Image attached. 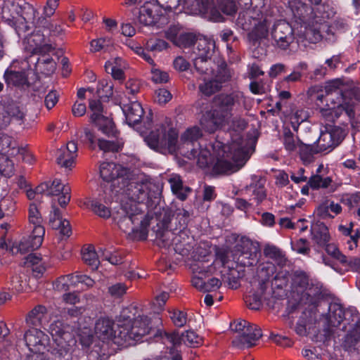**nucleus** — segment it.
Returning <instances> with one entry per match:
<instances>
[{
	"mask_svg": "<svg viewBox=\"0 0 360 360\" xmlns=\"http://www.w3.org/2000/svg\"><path fill=\"white\" fill-rule=\"evenodd\" d=\"M119 181L121 185L117 192L120 193L123 197L120 208L114 219L124 232L132 233L138 240H146L149 217L143 213L138 204L155 198L158 194V188L146 179H132L129 178V174L126 179H120Z\"/></svg>",
	"mask_w": 360,
	"mask_h": 360,
	"instance_id": "1",
	"label": "nucleus"
},
{
	"mask_svg": "<svg viewBox=\"0 0 360 360\" xmlns=\"http://www.w3.org/2000/svg\"><path fill=\"white\" fill-rule=\"evenodd\" d=\"M200 129L197 127L187 129L181 136L177 143L178 134L175 129L168 130L164 127L151 131L145 141L148 146L160 153L171 154L178 152L189 160L197 159L200 167H205L212 162V154L207 148H202L198 140L201 137Z\"/></svg>",
	"mask_w": 360,
	"mask_h": 360,
	"instance_id": "2",
	"label": "nucleus"
},
{
	"mask_svg": "<svg viewBox=\"0 0 360 360\" xmlns=\"http://www.w3.org/2000/svg\"><path fill=\"white\" fill-rule=\"evenodd\" d=\"M289 10L295 29L298 34L311 43L327 39L330 27L326 20L333 16L335 12L329 6L322 4L316 10L299 0L289 1Z\"/></svg>",
	"mask_w": 360,
	"mask_h": 360,
	"instance_id": "3",
	"label": "nucleus"
},
{
	"mask_svg": "<svg viewBox=\"0 0 360 360\" xmlns=\"http://www.w3.org/2000/svg\"><path fill=\"white\" fill-rule=\"evenodd\" d=\"M117 326L115 330L111 319H100L96 323L95 333L103 341L113 339L118 345H131L133 341H139L148 334L152 328L150 320L146 316L139 314L131 318L127 315V310L122 312Z\"/></svg>",
	"mask_w": 360,
	"mask_h": 360,
	"instance_id": "4",
	"label": "nucleus"
},
{
	"mask_svg": "<svg viewBox=\"0 0 360 360\" xmlns=\"http://www.w3.org/2000/svg\"><path fill=\"white\" fill-rule=\"evenodd\" d=\"M1 20L10 27H0V53L4 44L11 39H19L29 30L27 20H34L37 11L31 4L22 0H4L0 1Z\"/></svg>",
	"mask_w": 360,
	"mask_h": 360,
	"instance_id": "5",
	"label": "nucleus"
},
{
	"mask_svg": "<svg viewBox=\"0 0 360 360\" xmlns=\"http://www.w3.org/2000/svg\"><path fill=\"white\" fill-rule=\"evenodd\" d=\"M217 153V159L214 165V171L217 174H229L238 171L250 158L254 151L251 141L244 139L240 134L232 136L231 142L228 145H223L221 142H216L212 146Z\"/></svg>",
	"mask_w": 360,
	"mask_h": 360,
	"instance_id": "6",
	"label": "nucleus"
},
{
	"mask_svg": "<svg viewBox=\"0 0 360 360\" xmlns=\"http://www.w3.org/2000/svg\"><path fill=\"white\" fill-rule=\"evenodd\" d=\"M281 11L277 6L265 7L262 9H248L240 12L236 20V25L243 30L248 31V39L252 45L259 44L268 37L269 27L278 18Z\"/></svg>",
	"mask_w": 360,
	"mask_h": 360,
	"instance_id": "7",
	"label": "nucleus"
},
{
	"mask_svg": "<svg viewBox=\"0 0 360 360\" xmlns=\"http://www.w3.org/2000/svg\"><path fill=\"white\" fill-rule=\"evenodd\" d=\"M49 332L56 345L51 354L56 358L70 360L72 348L75 344L74 327L58 320L50 325Z\"/></svg>",
	"mask_w": 360,
	"mask_h": 360,
	"instance_id": "8",
	"label": "nucleus"
},
{
	"mask_svg": "<svg viewBox=\"0 0 360 360\" xmlns=\"http://www.w3.org/2000/svg\"><path fill=\"white\" fill-rule=\"evenodd\" d=\"M24 342L33 354L27 360H52L49 354V337L42 330L32 328L25 332Z\"/></svg>",
	"mask_w": 360,
	"mask_h": 360,
	"instance_id": "9",
	"label": "nucleus"
},
{
	"mask_svg": "<svg viewBox=\"0 0 360 360\" xmlns=\"http://www.w3.org/2000/svg\"><path fill=\"white\" fill-rule=\"evenodd\" d=\"M215 49V42L213 39L205 37L200 38L197 41V47L194 49L195 58L193 59L194 66L200 76L211 75L214 71L211 57Z\"/></svg>",
	"mask_w": 360,
	"mask_h": 360,
	"instance_id": "10",
	"label": "nucleus"
},
{
	"mask_svg": "<svg viewBox=\"0 0 360 360\" xmlns=\"http://www.w3.org/2000/svg\"><path fill=\"white\" fill-rule=\"evenodd\" d=\"M28 217L34 227L29 238L20 242L19 245L20 251L37 249L42 244L43 236L45 233V229L42 226L43 219L35 204L30 205Z\"/></svg>",
	"mask_w": 360,
	"mask_h": 360,
	"instance_id": "11",
	"label": "nucleus"
},
{
	"mask_svg": "<svg viewBox=\"0 0 360 360\" xmlns=\"http://www.w3.org/2000/svg\"><path fill=\"white\" fill-rule=\"evenodd\" d=\"M283 15L273 25L270 31L272 45L281 50L288 49L295 41V28L282 19Z\"/></svg>",
	"mask_w": 360,
	"mask_h": 360,
	"instance_id": "12",
	"label": "nucleus"
},
{
	"mask_svg": "<svg viewBox=\"0 0 360 360\" xmlns=\"http://www.w3.org/2000/svg\"><path fill=\"white\" fill-rule=\"evenodd\" d=\"M231 78L230 71L226 67H221L217 73L211 75L199 76V91L205 96H211L219 91L224 82Z\"/></svg>",
	"mask_w": 360,
	"mask_h": 360,
	"instance_id": "13",
	"label": "nucleus"
},
{
	"mask_svg": "<svg viewBox=\"0 0 360 360\" xmlns=\"http://www.w3.org/2000/svg\"><path fill=\"white\" fill-rule=\"evenodd\" d=\"M258 248L251 240L242 237L234 248L233 260L240 269L252 266L257 262Z\"/></svg>",
	"mask_w": 360,
	"mask_h": 360,
	"instance_id": "14",
	"label": "nucleus"
},
{
	"mask_svg": "<svg viewBox=\"0 0 360 360\" xmlns=\"http://www.w3.org/2000/svg\"><path fill=\"white\" fill-rule=\"evenodd\" d=\"M243 95L240 92H233L230 94H221L214 97L213 110L215 115H219L226 122L231 115L233 108L240 105Z\"/></svg>",
	"mask_w": 360,
	"mask_h": 360,
	"instance_id": "15",
	"label": "nucleus"
},
{
	"mask_svg": "<svg viewBox=\"0 0 360 360\" xmlns=\"http://www.w3.org/2000/svg\"><path fill=\"white\" fill-rule=\"evenodd\" d=\"M160 336L163 344L169 347L170 345L172 347H178L181 345H185L190 347H198L202 344V338L193 330H187L181 333V335L178 333H172L166 332H160Z\"/></svg>",
	"mask_w": 360,
	"mask_h": 360,
	"instance_id": "16",
	"label": "nucleus"
},
{
	"mask_svg": "<svg viewBox=\"0 0 360 360\" xmlns=\"http://www.w3.org/2000/svg\"><path fill=\"white\" fill-rule=\"evenodd\" d=\"M89 109L92 111L91 120L95 123L99 130L108 136H116L117 131L111 119L103 114V108L99 100L89 99Z\"/></svg>",
	"mask_w": 360,
	"mask_h": 360,
	"instance_id": "17",
	"label": "nucleus"
},
{
	"mask_svg": "<svg viewBox=\"0 0 360 360\" xmlns=\"http://www.w3.org/2000/svg\"><path fill=\"white\" fill-rule=\"evenodd\" d=\"M345 137V131L339 127L323 131L316 143V151L328 153L338 146Z\"/></svg>",
	"mask_w": 360,
	"mask_h": 360,
	"instance_id": "18",
	"label": "nucleus"
},
{
	"mask_svg": "<svg viewBox=\"0 0 360 360\" xmlns=\"http://www.w3.org/2000/svg\"><path fill=\"white\" fill-rule=\"evenodd\" d=\"M185 5L194 15H205L214 22L223 21L221 13L213 6V0H186Z\"/></svg>",
	"mask_w": 360,
	"mask_h": 360,
	"instance_id": "19",
	"label": "nucleus"
},
{
	"mask_svg": "<svg viewBox=\"0 0 360 360\" xmlns=\"http://www.w3.org/2000/svg\"><path fill=\"white\" fill-rule=\"evenodd\" d=\"M136 15L137 22L144 26H150L157 23H159L160 26L167 22V19L160 14L158 6L152 3H146Z\"/></svg>",
	"mask_w": 360,
	"mask_h": 360,
	"instance_id": "20",
	"label": "nucleus"
},
{
	"mask_svg": "<svg viewBox=\"0 0 360 360\" xmlns=\"http://www.w3.org/2000/svg\"><path fill=\"white\" fill-rule=\"evenodd\" d=\"M188 217V213L186 210H183L182 212L177 214L178 218H183L184 219L183 224H181V229L179 231L176 229V235L175 238H174V250L180 255H186L187 252L190 250L191 248V242L193 238L189 236L188 231L186 229V219Z\"/></svg>",
	"mask_w": 360,
	"mask_h": 360,
	"instance_id": "21",
	"label": "nucleus"
},
{
	"mask_svg": "<svg viewBox=\"0 0 360 360\" xmlns=\"http://www.w3.org/2000/svg\"><path fill=\"white\" fill-rule=\"evenodd\" d=\"M128 170L114 162H103L100 166V175L105 181H112L113 186L117 188L121 185L120 179H126Z\"/></svg>",
	"mask_w": 360,
	"mask_h": 360,
	"instance_id": "22",
	"label": "nucleus"
},
{
	"mask_svg": "<svg viewBox=\"0 0 360 360\" xmlns=\"http://www.w3.org/2000/svg\"><path fill=\"white\" fill-rule=\"evenodd\" d=\"M25 48L32 54H45L53 49L52 46L46 42L40 30H35L25 39Z\"/></svg>",
	"mask_w": 360,
	"mask_h": 360,
	"instance_id": "23",
	"label": "nucleus"
},
{
	"mask_svg": "<svg viewBox=\"0 0 360 360\" xmlns=\"http://www.w3.org/2000/svg\"><path fill=\"white\" fill-rule=\"evenodd\" d=\"M24 114L13 101L0 103V129L6 127L12 118L22 120Z\"/></svg>",
	"mask_w": 360,
	"mask_h": 360,
	"instance_id": "24",
	"label": "nucleus"
},
{
	"mask_svg": "<svg viewBox=\"0 0 360 360\" xmlns=\"http://www.w3.org/2000/svg\"><path fill=\"white\" fill-rule=\"evenodd\" d=\"M4 78L8 85L22 86L27 83V74L25 68H19L18 63L13 62L5 71Z\"/></svg>",
	"mask_w": 360,
	"mask_h": 360,
	"instance_id": "25",
	"label": "nucleus"
},
{
	"mask_svg": "<svg viewBox=\"0 0 360 360\" xmlns=\"http://www.w3.org/2000/svg\"><path fill=\"white\" fill-rule=\"evenodd\" d=\"M262 336L261 329L250 323L241 335L233 340V345L238 347H251Z\"/></svg>",
	"mask_w": 360,
	"mask_h": 360,
	"instance_id": "26",
	"label": "nucleus"
},
{
	"mask_svg": "<svg viewBox=\"0 0 360 360\" xmlns=\"http://www.w3.org/2000/svg\"><path fill=\"white\" fill-rule=\"evenodd\" d=\"M77 145L75 141H70L66 146L61 147L56 152V162L62 167L71 168L77 157Z\"/></svg>",
	"mask_w": 360,
	"mask_h": 360,
	"instance_id": "27",
	"label": "nucleus"
},
{
	"mask_svg": "<svg viewBox=\"0 0 360 360\" xmlns=\"http://www.w3.org/2000/svg\"><path fill=\"white\" fill-rule=\"evenodd\" d=\"M51 209L52 210L49 215V225L53 229L59 230L63 236L69 237L72 233L69 221L62 217L60 210L56 207L53 202Z\"/></svg>",
	"mask_w": 360,
	"mask_h": 360,
	"instance_id": "28",
	"label": "nucleus"
},
{
	"mask_svg": "<svg viewBox=\"0 0 360 360\" xmlns=\"http://www.w3.org/2000/svg\"><path fill=\"white\" fill-rule=\"evenodd\" d=\"M70 188L68 185H63L60 179H54L50 186L48 195L58 196V202L61 207H65L70 202Z\"/></svg>",
	"mask_w": 360,
	"mask_h": 360,
	"instance_id": "29",
	"label": "nucleus"
},
{
	"mask_svg": "<svg viewBox=\"0 0 360 360\" xmlns=\"http://www.w3.org/2000/svg\"><path fill=\"white\" fill-rule=\"evenodd\" d=\"M341 83L339 81H331L328 82L324 86V92L319 94L317 100L323 101L326 100V102L330 101L331 103L335 102L341 104L342 101V90L340 89Z\"/></svg>",
	"mask_w": 360,
	"mask_h": 360,
	"instance_id": "30",
	"label": "nucleus"
},
{
	"mask_svg": "<svg viewBox=\"0 0 360 360\" xmlns=\"http://www.w3.org/2000/svg\"><path fill=\"white\" fill-rule=\"evenodd\" d=\"M229 252L223 248H218L216 251V259L212 262L211 265H207V266H197V268L194 266L193 271L195 274H203L205 273H213L216 266L221 265L222 266H225L229 263Z\"/></svg>",
	"mask_w": 360,
	"mask_h": 360,
	"instance_id": "31",
	"label": "nucleus"
},
{
	"mask_svg": "<svg viewBox=\"0 0 360 360\" xmlns=\"http://www.w3.org/2000/svg\"><path fill=\"white\" fill-rule=\"evenodd\" d=\"M153 231L155 233V243L161 248H168L171 245L174 246V240L176 231L165 229L163 224H157V227L153 229Z\"/></svg>",
	"mask_w": 360,
	"mask_h": 360,
	"instance_id": "32",
	"label": "nucleus"
},
{
	"mask_svg": "<svg viewBox=\"0 0 360 360\" xmlns=\"http://www.w3.org/2000/svg\"><path fill=\"white\" fill-rule=\"evenodd\" d=\"M123 112L129 125L138 124L141 120L144 113L141 103L137 101H131L130 103L125 105L123 108Z\"/></svg>",
	"mask_w": 360,
	"mask_h": 360,
	"instance_id": "33",
	"label": "nucleus"
},
{
	"mask_svg": "<svg viewBox=\"0 0 360 360\" xmlns=\"http://www.w3.org/2000/svg\"><path fill=\"white\" fill-rule=\"evenodd\" d=\"M225 123L226 122L223 118L218 115H215L214 110L206 112L200 119L202 127L209 133L214 132L219 126Z\"/></svg>",
	"mask_w": 360,
	"mask_h": 360,
	"instance_id": "34",
	"label": "nucleus"
},
{
	"mask_svg": "<svg viewBox=\"0 0 360 360\" xmlns=\"http://www.w3.org/2000/svg\"><path fill=\"white\" fill-rule=\"evenodd\" d=\"M312 239L319 246H325L330 240L327 226L322 222H316L311 226Z\"/></svg>",
	"mask_w": 360,
	"mask_h": 360,
	"instance_id": "35",
	"label": "nucleus"
},
{
	"mask_svg": "<svg viewBox=\"0 0 360 360\" xmlns=\"http://www.w3.org/2000/svg\"><path fill=\"white\" fill-rule=\"evenodd\" d=\"M229 269L226 273H223L221 276L222 281L227 283L231 288H237L239 286V280L245 276L243 269H236L233 266H228Z\"/></svg>",
	"mask_w": 360,
	"mask_h": 360,
	"instance_id": "36",
	"label": "nucleus"
},
{
	"mask_svg": "<svg viewBox=\"0 0 360 360\" xmlns=\"http://www.w3.org/2000/svg\"><path fill=\"white\" fill-rule=\"evenodd\" d=\"M169 182L172 192L177 198L181 200H186L191 190L189 187L183 185L180 176L172 174L169 179Z\"/></svg>",
	"mask_w": 360,
	"mask_h": 360,
	"instance_id": "37",
	"label": "nucleus"
},
{
	"mask_svg": "<svg viewBox=\"0 0 360 360\" xmlns=\"http://www.w3.org/2000/svg\"><path fill=\"white\" fill-rule=\"evenodd\" d=\"M82 259L84 262L88 266H91L92 269H96L99 265V255L96 252L95 248L93 245H88L84 247L82 250Z\"/></svg>",
	"mask_w": 360,
	"mask_h": 360,
	"instance_id": "38",
	"label": "nucleus"
},
{
	"mask_svg": "<svg viewBox=\"0 0 360 360\" xmlns=\"http://www.w3.org/2000/svg\"><path fill=\"white\" fill-rule=\"evenodd\" d=\"M25 264L32 268L36 277L40 276L46 270L43 259L36 254H30L25 258Z\"/></svg>",
	"mask_w": 360,
	"mask_h": 360,
	"instance_id": "39",
	"label": "nucleus"
},
{
	"mask_svg": "<svg viewBox=\"0 0 360 360\" xmlns=\"http://www.w3.org/2000/svg\"><path fill=\"white\" fill-rule=\"evenodd\" d=\"M360 344V320L357 321L353 329L345 336L343 345L347 349H355Z\"/></svg>",
	"mask_w": 360,
	"mask_h": 360,
	"instance_id": "40",
	"label": "nucleus"
},
{
	"mask_svg": "<svg viewBox=\"0 0 360 360\" xmlns=\"http://www.w3.org/2000/svg\"><path fill=\"white\" fill-rule=\"evenodd\" d=\"M282 140L285 150L289 152L297 150L302 143V141L288 129H284Z\"/></svg>",
	"mask_w": 360,
	"mask_h": 360,
	"instance_id": "41",
	"label": "nucleus"
},
{
	"mask_svg": "<svg viewBox=\"0 0 360 360\" xmlns=\"http://www.w3.org/2000/svg\"><path fill=\"white\" fill-rule=\"evenodd\" d=\"M264 285H260L259 290L252 295L246 297L245 302L247 306L253 310H258L262 304V296L264 292Z\"/></svg>",
	"mask_w": 360,
	"mask_h": 360,
	"instance_id": "42",
	"label": "nucleus"
},
{
	"mask_svg": "<svg viewBox=\"0 0 360 360\" xmlns=\"http://www.w3.org/2000/svg\"><path fill=\"white\" fill-rule=\"evenodd\" d=\"M122 59L116 58L112 61L106 62L105 68L107 72L110 73L112 77L117 80H122L124 79V72L120 68L122 66Z\"/></svg>",
	"mask_w": 360,
	"mask_h": 360,
	"instance_id": "43",
	"label": "nucleus"
},
{
	"mask_svg": "<svg viewBox=\"0 0 360 360\" xmlns=\"http://www.w3.org/2000/svg\"><path fill=\"white\" fill-rule=\"evenodd\" d=\"M316 147L315 145L305 144L302 142L298 148L300 157L304 164H309L314 161V155L319 153L316 151Z\"/></svg>",
	"mask_w": 360,
	"mask_h": 360,
	"instance_id": "44",
	"label": "nucleus"
},
{
	"mask_svg": "<svg viewBox=\"0 0 360 360\" xmlns=\"http://www.w3.org/2000/svg\"><path fill=\"white\" fill-rule=\"evenodd\" d=\"M264 254L266 257L274 260L278 265L283 266L286 259L281 250L274 245H266L264 249Z\"/></svg>",
	"mask_w": 360,
	"mask_h": 360,
	"instance_id": "45",
	"label": "nucleus"
},
{
	"mask_svg": "<svg viewBox=\"0 0 360 360\" xmlns=\"http://www.w3.org/2000/svg\"><path fill=\"white\" fill-rule=\"evenodd\" d=\"M90 45L91 51H103L105 52H110L112 49L113 42L110 38L104 37L92 40Z\"/></svg>",
	"mask_w": 360,
	"mask_h": 360,
	"instance_id": "46",
	"label": "nucleus"
},
{
	"mask_svg": "<svg viewBox=\"0 0 360 360\" xmlns=\"http://www.w3.org/2000/svg\"><path fill=\"white\" fill-rule=\"evenodd\" d=\"M46 313V307L42 305H38L27 314L26 323L29 325L37 326L40 323L41 319Z\"/></svg>",
	"mask_w": 360,
	"mask_h": 360,
	"instance_id": "47",
	"label": "nucleus"
},
{
	"mask_svg": "<svg viewBox=\"0 0 360 360\" xmlns=\"http://www.w3.org/2000/svg\"><path fill=\"white\" fill-rule=\"evenodd\" d=\"M326 252L333 257L334 259L338 260L341 264H342L345 267L347 268L351 266L352 262L348 260L347 257L342 255L337 246L334 244H326Z\"/></svg>",
	"mask_w": 360,
	"mask_h": 360,
	"instance_id": "48",
	"label": "nucleus"
},
{
	"mask_svg": "<svg viewBox=\"0 0 360 360\" xmlns=\"http://www.w3.org/2000/svg\"><path fill=\"white\" fill-rule=\"evenodd\" d=\"M292 284L300 290H304L309 285V276L302 271H296L292 277Z\"/></svg>",
	"mask_w": 360,
	"mask_h": 360,
	"instance_id": "49",
	"label": "nucleus"
},
{
	"mask_svg": "<svg viewBox=\"0 0 360 360\" xmlns=\"http://www.w3.org/2000/svg\"><path fill=\"white\" fill-rule=\"evenodd\" d=\"M246 191L248 195H251L257 204L261 203L266 198V191L262 185L251 184L247 187Z\"/></svg>",
	"mask_w": 360,
	"mask_h": 360,
	"instance_id": "50",
	"label": "nucleus"
},
{
	"mask_svg": "<svg viewBox=\"0 0 360 360\" xmlns=\"http://www.w3.org/2000/svg\"><path fill=\"white\" fill-rule=\"evenodd\" d=\"M96 93L101 98H108L112 96L113 85L111 82L103 79L99 82Z\"/></svg>",
	"mask_w": 360,
	"mask_h": 360,
	"instance_id": "51",
	"label": "nucleus"
},
{
	"mask_svg": "<svg viewBox=\"0 0 360 360\" xmlns=\"http://www.w3.org/2000/svg\"><path fill=\"white\" fill-rule=\"evenodd\" d=\"M168 47V43L161 39L150 38L148 39L146 43V48L147 51L152 52H160L167 49Z\"/></svg>",
	"mask_w": 360,
	"mask_h": 360,
	"instance_id": "52",
	"label": "nucleus"
},
{
	"mask_svg": "<svg viewBox=\"0 0 360 360\" xmlns=\"http://www.w3.org/2000/svg\"><path fill=\"white\" fill-rule=\"evenodd\" d=\"M199 39H196L195 35L192 33L184 32L181 33L178 37V40L175 42V46L182 48L189 47L194 43L197 45Z\"/></svg>",
	"mask_w": 360,
	"mask_h": 360,
	"instance_id": "53",
	"label": "nucleus"
},
{
	"mask_svg": "<svg viewBox=\"0 0 360 360\" xmlns=\"http://www.w3.org/2000/svg\"><path fill=\"white\" fill-rule=\"evenodd\" d=\"M332 180L330 177L323 178L319 174L311 176L309 181L308 184L311 188L314 189H317L319 188H328Z\"/></svg>",
	"mask_w": 360,
	"mask_h": 360,
	"instance_id": "54",
	"label": "nucleus"
},
{
	"mask_svg": "<svg viewBox=\"0 0 360 360\" xmlns=\"http://www.w3.org/2000/svg\"><path fill=\"white\" fill-rule=\"evenodd\" d=\"M307 119V113L303 109L295 110L290 116V121L294 130L297 131L300 124Z\"/></svg>",
	"mask_w": 360,
	"mask_h": 360,
	"instance_id": "55",
	"label": "nucleus"
},
{
	"mask_svg": "<svg viewBox=\"0 0 360 360\" xmlns=\"http://www.w3.org/2000/svg\"><path fill=\"white\" fill-rule=\"evenodd\" d=\"M98 141L99 148L104 152H117L123 146V142L122 141L115 142L101 139Z\"/></svg>",
	"mask_w": 360,
	"mask_h": 360,
	"instance_id": "56",
	"label": "nucleus"
},
{
	"mask_svg": "<svg viewBox=\"0 0 360 360\" xmlns=\"http://www.w3.org/2000/svg\"><path fill=\"white\" fill-rule=\"evenodd\" d=\"M14 172V164L7 157L0 158V173L5 176H11Z\"/></svg>",
	"mask_w": 360,
	"mask_h": 360,
	"instance_id": "57",
	"label": "nucleus"
},
{
	"mask_svg": "<svg viewBox=\"0 0 360 360\" xmlns=\"http://www.w3.org/2000/svg\"><path fill=\"white\" fill-rule=\"evenodd\" d=\"M327 108H321V115L328 121V122H334L335 119L338 117V112L336 110V107L339 108L340 104L338 103L333 102L331 103V105L327 104Z\"/></svg>",
	"mask_w": 360,
	"mask_h": 360,
	"instance_id": "58",
	"label": "nucleus"
},
{
	"mask_svg": "<svg viewBox=\"0 0 360 360\" xmlns=\"http://www.w3.org/2000/svg\"><path fill=\"white\" fill-rule=\"evenodd\" d=\"M170 318L173 323L177 327H183L187 321L186 313L177 309L170 312Z\"/></svg>",
	"mask_w": 360,
	"mask_h": 360,
	"instance_id": "59",
	"label": "nucleus"
},
{
	"mask_svg": "<svg viewBox=\"0 0 360 360\" xmlns=\"http://www.w3.org/2000/svg\"><path fill=\"white\" fill-rule=\"evenodd\" d=\"M78 283H83L89 288L94 285V281L86 275L76 272L72 274V285H76Z\"/></svg>",
	"mask_w": 360,
	"mask_h": 360,
	"instance_id": "60",
	"label": "nucleus"
},
{
	"mask_svg": "<svg viewBox=\"0 0 360 360\" xmlns=\"http://www.w3.org/2000/svg\"><path fill=\"white\" fill-rule=\"evenodd\" d=\"M91 207L94 213L103 218H108L110 217V211L108 207L100 203L98 201H92Z\"/></svg>",
	"mask_w": 360,
	"mask_h": 360,
	"instance_id": "61",
	"label": "nucleus"
},
{
	"mask_svg": "<svg viewBox=\"0 0 360 360\" xmlns=\"http://www.w3.org/2000/svg\"><path fill=\"white\" fill-rule=\"evenodd\" d=\"M72 285V274L61 276L54 283V288L60 292L66 291L69 289V285Z\"/></svg>",
	"mask_w": 360,
	"mask_h": 360,
	"instance_id": "62",
	"label": "nucleus"
},
{
	"mask_svg": "<svg viewBox=\"0 0 360 360\" xmlns=\"http://www.w3.org/2000/svg\"><path fill=\"white\" fill-rule=\"evenodd\" d=\"M14 210V202L10 199H3L0 201V219L6 214H11Z\"/></svg>",
	"mask_w": 360,
	"mask_h": 360,
	"instance_id": "63",
	"label": "nucleus"
},
{
	"mask_svg": "<svg viewBox=\"0 0 360 360\" xmlns=\"http://www.w3.org/2000/svg\"><path fill=\"white\" fill-rule=\"evenodd\" d=\"M219 7L221 11L226 15L233 14L237 9L236 2L233 0H223L219 4Z\"/></svg>",
	"mask_w": 360,
	"mask_h": 360,
	"instance_id": "64",
	"label": "nucleus"
}]
</instances>
